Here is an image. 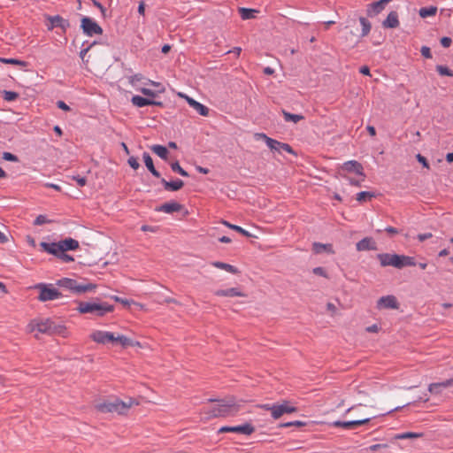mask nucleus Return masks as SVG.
<instances>
[{
    "instance_id": "f257e3e1",
    "label": "nucleus",
    "mask_w": 453,
    "mask_h": 453,
    "mask_svg": "<svg viewBox=\"0 0 453 453\" xmlns=\"http://www.w3.org/2000/svg\"><path fill=\"white\" fill-rule=\"evenodd\" d=\"M210 401L214 402V400ZM215 403H216L211 408L203 410L205 418L209 419L212 418L235 416L242 408V403L244 402L242 400H236L233 396H229L224 399L216 400Z\"/></svg>"
},
{
    "instance_id": "f03ea898",
    "label": "nucleus",
    "mask_w": 453,
    "mask_h": 453,
    "mask_svg": "<svg viewBox=\"0 0 453 453\" xmlns=\"http://www.w3.org/2000/svg\"><path fill=\"white\" fill-rule=\"evenodd\" d=\"M89 338L93 342L103 345H120L122 348H127L129 346H140L139 342H135L123 334H114L104 330L92 331L89 334Z\"/></svg>"
},
{
    "instance_id": "7ed1b4c3",
    "label": "nucleus",
    "mask_w": 453,
    "mask_h": 453,
    "mask_svg": "<svg viewBox=\"0 0 453 453\" xmlns=\"http://www.w3.org/2000/svg\"><path fill=\"white\" fill-rule=\"evenodd\" d=\"M138 403L130 398L127 402H124L119 398L114 400H106L96 405V409L102 413H117L119 415L126 414L129 409L137 405Z\"/></svg>"
},
{
    "instance_id": "20e7f679",
    "label": "nucleus",
    "mask_w": 453,
    "mask_h": 453,
    "mask_svg": "<svg viewBox=\"0 0 453 453\" xmlns=\"http://www.w3.org/2000/svg\"><path fill=\"white\" fill-rule=\"evenodd\" d=\"M76 310L81 314H93L96 317H103L113 311L114 307L107 303L78 302Z\"/></svg>"
},
{
    "instance_id": "39448f33",
    "label": "nucleus",
    "mask_w": 453,
    "mask_h": 453,
    "mask_svg": "<svg viewBox=\"0 0 453 453\" xmlns=\"http://www.w3.org/2000/svg\"><path fill=\"white\" fill-rule=\"evenodd\" d=\"M57 285L64 288L69 289L75 294H83L91 292L96 289V285L92 283L81 284L75 280L69 278H63L57 281Z\"/></svg>"
},
{
    "instance_id": "423d86ee",
    "label": "nucleus",
    "mask_w": 453,
    "mask_h": 453,
    "mask_svg": "<svg viewBox=\"0 0 453 453\" xmlns=\"http://www.w3.org/2000/svg\"><path fill=\"white\" fill-rule=\"evenodd\" d=\"M34 288L39 291L38 300L41 302L53 301L62 297V294L51 284L38 283Z\"/></svg>"
},
{
    "instance_id": "0eeeda50",
    "label": "nucleus",
    "mask_w": 453,
    "mask_h": 453,
    "mask_svg": "<svg viewBox=\"0 0 453 453\" xmlns=\"http://www.w3.org/2000/svg\"><path fill=\"white\" fill-rule=\"evenodd\" d=\"M257 140L262 139L265 141L266 145L273 152L281 153L282 151H286L289 154H295L293 149L288 143L280 142L277 140L268 137L266 134L263 133H257L255 134Z\"/></svg>"
},
{
    "instance_id": "6e6552de",
    "label": "nucleus",
    "mask_w": 453,
    "mask_h": 453,
    "mask_svg": "<svg viewBox=\"0 0 453 453\" xmlns=\"http://www.w3.org/2000/svg\"><path fill=\"white\" fill-rule=\"evenodd\" d=\"M27 329L30 333L37 332L40 334H52V332L55 330V323L50 319H35L28 324Z\"/></svg>"
},
{
    "instance_id": "1a4fd4ad",
    "label": "nucleus",
    "mask_w": 453,
    "mask_h": 453,
    "mask_svg": "<svg viewBox=\"0 0 453 453\" xmlns=\"http://www.w3.org/2000/svg\"><path fill=\"white\" fill-rule=\"evenodd\" d=\"M127 79H128V83L130 85H134L136 83V81H142V84L144 86L150 85V86L157 88L158 89H157V91H156L157 94H162L165 91V87L160 82L151 81L141 73H135L134 75L129 76Z\"/></svg>"
},
{
    "instance_id": "9d476101",
    "label": "nucleus",
    "mask_w": 453,
    "mask_h": 453,
    "mask_svg": "<svg viewBox=\"0 0 453 453\" xmlns=\"http://www.w3.org/2000/svg\"><path fill=\"white\" fill-rule=\"evenodd\" d=\"M81 27L83 32L89 36L101 35L103 33L101 27L96 21L87 17L82 18Z\"/></svg>"
},
{
    "instance_id": "9b49d317",
    "label": "nucleus",
    "mask_w": 453,
    "mask_h": 453,
    "mask_svg": "<svg viewBox=\"0 0 453 453\" xmlns=\"http://www.w3.org/2000/svg\"><path fill=\"white\" fill-rule=\"evenodd\" d=\"M297 409L295 406H292L288 403V402L284 401L281 404H273V418L274 419H279L284 414L296 412Z\"/></svg>"
},
{
    "instance_id": "f8f14e48",
    "label": "nucleus",
    "mask_w": 453,
    "mask_h": 453,
    "mask_svg": "<svg viewBox=\"0 0 453 453\" xmlns=\"http://www.w3.org/2000/svg\"><path fill=\"white\" fill-rule=\"evenodd\" d=\"M255 428L250 424H244L242 426H222L219 429V433H239L242 434L250 435L252 433H254Z\"/></svg>"
},
{
    "instance_id": "ddd939ff",
    "label": "nucleus",
    "mask_w": 453,
    "mask_h": 453,
    "mask_svg": "<svg viewBox=\"0 0 453 453\" xmlns=\"http://www.w3.org/2000/svg\"><path fill=\"white\" fill-rule=\"evenodd\" d=\"M372 417H366L360 419L351 421H334L332 426L334 427H342L343 429H354L361 425H365L371 420Z\"/></svg>"
},
{
    "instance_id": "4468645a",
    "label": "nucleus",
    "mask_w": 453,
    "mask_h": 453,
    "mask_svg": "<svg viewBox=\"0 0 453 453\" xmlns=\"http://www.w3.org/2000/svg\"><path fill=\"white\" fill-rule=\"evenodd\" d=\"M381 266H393L397 268V254L381 253L377 256Z\"/></svg>"
},
{
    "instance_id": "2eb2a0df",
    "label": "nucleus",
    "mask_w": 453,
    "mask_h": 453,
    "mask_svg": "<svg viewBox=\"0 0 453 453\" xmlns=\"http://www.w3.org/2000/svg\"><path fill=\"white\" fill-rule=\"evenodd\" d=\"M342 170H344L346 172H354L357 174H358L359 176H361V180H365V176L363 172V166L357 161L350 160V161L345 162L342 165Z\"/></svg>"
},
{
    "instance_id": "dca6fc26",
    "label": "nucleus",
    "mask_w": 453,
    "mask_h": 453,
    "mask_svg": "<svg viewBox=\"0 0 453 453\" xmlns=\"http://www.w3.org/2000/svg\"><path fill=\"white\" fill-rule=\"evenodd\" d=\"M378 308L397 309L398 303L394 296H382L378 300Z\"/></svg>"
},
{
    "instance_id": "f3484780",
    "label": "nucleus",
    "mask_w": 453,
    "mask_h": 453,
    "mask_svg": "<svg viewBox=\"0 0 453 453\" xmlns=\"http://www.w3.org/2000/svg\"><path fill=\"white\" fill-rule=\"evenodd\" d=\"M390 0H380L370 4L367 7V15L373 17L381 12Z\"/></svg>"
},
{
    "instance_id": "a211bd4d",
    "label": "nucleus",
    "mask_w": 453,
    "mask_h": 453,
    "mask_svg": "<svg viewBox=\"0 0 453 453\" xmlns=\"http://www.w3.org/2000/svg\"><path fill=\"white\" fill-rule=\"evenodd\" d=\"M131 103L136 107H144L148 105H161L160 102H156L150 98H145L141 96H134L131 98Z\"/></svg>"
},
{
    "instance_id": "6ab92c4d",
    "label": "nucleus",
    "mask_w": 453,
    "mask_h": 453,
    "mask_svg": "<svg viewBox=\"0 0 453 453\" xmlns=\"http://www.w3.org/2000/svg\"><path fill=\"white\" fill-rule=\"evenodd\" d=\"M214 295L217 296H227V297H244L246 296V294L242 292L237 288H231L227 289H218L214 292Z\"/></svg>"
},
{
    "instance_id": "aec40b11",
    "label": "nucleus",
    "mask_w": 453,
    "mask_h": 453,
    "mask_svg": "<svg viewBox=\"0 0 453 453\" xmlns=\"http://www.w3.org/2000/svg\"><path fill=\"white\" fill-rule=\"evenodd\" d=\"M312 251L314 254H321V253L334 254V250L331 243L313 242Z\"/></svg>"
},
{
    "instance_id": "412c9836",
    "label": "nucleus",
    "mask_w": 453,
    "mask_h": 453,
    "mask_svg": "<svg viewBox=\"0 0 453 453\" xmlns=\"http://www.w3.org/2000/svg\"><path fill=\"white\" fill-rule=\"evenodd\" d=\"M356 246H357V250L358 251L374 250H376V243L370 237H365V238L362 239L361 241H359L357 243Z\"/></svg>"
},
{
    "instance_id": "4be33fe9",
    "label": "nucleus",
    "mask_w": 453,
    "mask_h": 453,
    "mask_svg": "<svg viewBox=\"0 0 453 453\" xmlns=\"http://www.w3.org/2000/svg\"><path fill=\"white\" fill-rule=\"evenodd\" d=\"M182 209V205L177 202L172 201L162 204L157 211L165 213H173L180 211Z\"/></svg>"
},
{
    "instance_id": "5701e85b",
    "label": "nucleus",
    "mask_w": 453,
    "mask_h": 453,
    "mask_svg": "<svg viewBox=\"0 0 453 453\" xmlns=\"http://www.w3.org/2000/svg\"><path fill=\"white\" fill-rule=\"evenodd\" d=\"M382 26L386 28H395L399 26L398 14L396 12L388 13L387 19L382 22Z\"/></svg>"
},
{
    "instance_id": "b1692460",
    "label": "nucleus",
    "mask_w": 453,
    "mask_h": 453,
    "mask_svg": "<svg viewBox=\"0 0 453 453\" xmlns=\"http://www.w3.org/2000/svg\"><path fill=\"white\" fill-rule=\"evenodd\" d=\"M187 103L189 104L190 107L196 110L201 116L206 117L209 115V109L205 105L196 101L195 99L187 98Z\"/></svg>"
},
{
    "instance_id": "393cba45",
    "label": "nucleus",
    "mask_w": 453,
    "mask_h": 453,
    "mask_svg": "<svg viewBox=\"0 0 453 453\" xmlns=\"http://www.w3.org/2000/svg\"><path fill=\"white\" fill-rule=\"evenodd\" d=\"M40 245L43 249L44 251H46L50 254L55 255L57 257L58 256L59 253H62L59 242H51V243L41 242Z\"/></svg>"
},
{
    "instance_id": "a878e982",
    "label": "nucleus",
    "mask_w": 453,
    "mask_h": 453,
    "mask_svg": "<svg viewBox=\"0 0 453 453\" xmlns=\"http://www.w3.org/2000/svg\"><path fill=\"white\" fill-rule=\"evenodd\" d=\"M60 248L61 252L67 251V250H75L79 248V242L78 241L73 239V238H66L63 241H60Z\"/></svg>"
},
{
    "instance_id": "bb28decb",
    "label": "nucleus",
    "mask_w": 453,
    "mask_h": 453,
    "mask_svg": "<svg viewBox=\"0 0 453 453\" xmlns=\"http://www.w3.org/2000/svg\"><path fill=\"white\" fill-rule=\"evenodd\" d=\"M397 261V269H402L405 266L416 265L414 257L409 256L398 255Z\"/></svg>"
},
{
    "instance_id": "cd10ccee",
    "label": "nucleus",
    "mask_w": 453,
    "mask_h": 453,
    "mask_svg": "<svg viewBox=\"0 0 453 453\" xmlns=\"http://www.w3.org/2000/svg\"><path fill=\"white\" fill-rule=\"evenodd\" d=\"M46 19L50 22V24L48 25L49 30H52L56 27H65V19L58 15L47 16Z\"/></svg>"
},
{
    "instance_id": "c85d7f7f",
    "label": "nucleus",
    "mask_w": 453,
    "mask_h": 453,
    "mask_svg": "<svg viewBox=\"0 0 453 453\" xmlns=\"http://www.w3.org/2000/svg\"><path fill=\"white\" fill-rule=\"evenodd\" d=\"M142 157H143V160H144V164L146 165V167L148 168V170L157 178H159L160 177V173L155 168L154 166V164H153V160L151 158V157L150 156L149 153L147 152H144L143 155H142Z\"/></svg>"
},
{
    "instance_id": "c756f323",
    "label": "nucleus",
    "mask_w": 453,
    "mask_h": 453,
    "mask_svg": "<svg viewBox=\"0 0 453 453\" xmlns=\"http://www.w3.org/2000/svg\"><path fill=\"white\" fill-rule=\"evenodd\" d=\"M161 182L166 190H171V191L180 190L184 185V182L180 180H177L174 181H167L165 179H162Z\"/></svg>"
},
{
    "instance_id": "7c9ffc66",
    "label": "nucleus",
    "mask_w": 453,
    "mask_h": 453,
    "mask_svg": "<svg viewBox=\"0 0 453 453\" xmlns=\"http://www.w3.org/2000/svg\"><path fill=\"white\" fill-rule=\"evenodd\" d=\"M211 265L221 270H225L230 273L236 274L238 273V269L229 264L219 262V261H214L211 262Z\"/></svg>"
},
{
    "instance_id": "2f4dec72",
    "label": "nucleus",
    "mask_w": 453,
    "mask_h": 453,
    "mask_svg": "<svg viewBox=\"0 0 453 453\" xmlns=\"http://www.w3.org/2000/svg\"><path fill=\"white\" fill-rule=\"evenodd\" d=\"M451 386H453V379L447 380H445L443 382H440V383H432L429 385L428 390L432 394H438V391H436V388H449Z\"/></svg>"
},
{
    "instance_id": "473e14b6",
    "label": "nucleus",
    "mask_w": 453,
    "mask_h": 453,
    "mask_svg": "<svg viewBox=\"0 0 453 453\" xmlns=\"http://www.w3.org/2000/svg\"><path fill=\"white\" fill-rule=\"evenodd\" d=\"M150 150L162 159L167 160L168 150L165 146L157 144L151 146Z\"/></svg>"
},
{
    "instance_id": "72a5a7b5",
    "label": "nucleus",
    "mask_w": 453,
    "mask_h": 453,
    "mask_svg": "<svg viewBox=\"0 0 453 453\" xmlns=\"http://www.w3.org/2000/svg\"><path fill=\"white\" fill-rule=\"evenodd\" d=\"M136 91H139L141 93H142L143 95L150 97V98H154L157 96V93L154 90H151L150 88H147V86L145 87H142V86H139L138 84V81H136V83L134 85H131Z\"/></svg>"
},
{
    "instance_id": "f704fd0d",
    "label": "nucleus",
    "mask_w": 453,
    "mask_h": 453,
    "mask_svg": "<svg viewBox=\"0 0 453 453\" xmlns=\"http://www.w3.org/2000/svg\"><path fill=\"white\" fill-rule=\"evenodd\" d=\"M282 114H283L285 121H287V122L297 123L300 120H303L304 119V117L301 114H292L286 111H283Z\"/></svg>"
},
{
    "instance_id": "c9c22d12",
    "label": "nucleus",
    "mask_w": 453,
    "mask_h": 453,
    "mask_svg": "<svg viewBox=\"0 0 453 453\" xmlns=\"http://www.w3.org/2000/svg\"><path fill=\"white\" fill-rule=\"evenodd\" d=\"M239 12L242 19H250L255 18V14L257 11L254 9L240 8Z\"/></svg>"
},
{
    "instance_id": "e433bc0d",
    "label": "nucleus",
    "mask_w": 453,
    "mask_h": 453,
    "mask_svg": "<svg viewBox=\"0 0 453 453\" xmlns=\"http://www.w3.org/2000/svg\"><path fill=\"white\" fill-rule=\"evenodd\" d=\"M419 16L421 18H427L434 16L437 12V8L435 6L424 7L419 10Z\"/></svg>"
},
{
    "instance_id": "4c0bfd02",
    "label": "nucleus",
    "mask_w": 453,
    "mask_h": 453,
    "mask_svg": "<svg viewBox=\"0 0 453 453\" xmlns=\"http://www.w3.org/2000/svg\"><path fill=\"white\" fill-rule=\"evenodd\" d=\"M359 22H360V24L362 26V34H361V35L363 37H365V36L368 35V34L370 33L371 28H372V25H371L370 21L367 19L364 18V17H360L359 18Z\"/></svg>"
},
{
    "instance_id": "58836bf2",
    "label": "nucleus",
    "mask_w": 453,
    "mask_h": 453,
    "mask_svg": "<svg viewBox=\"0 0 453 453\" xmlns=\"http://www.w3.org/2000/svg\"><path fill=\"white\" fill-rule=\"evenodd\" d=\"M222 224L225 225L226 226H227L230 229H233V230H235V231L239 232L240 234H243L244 236H247V237L251 236V234L248 231H246L245 229H243L242 227H241L239 226L233 225V224L226 221V220H223Z\"/></svg>"
},
{
    "instance_id": "ea45409f",
    "label": "nucleus",
    "mask_w": 453,
    "mask_h": 453,
    "mask_svg": "<svg viewBox=\"0 0 453 453\" xmlns=\"http://www.w3.org/2000/svg\"><path fill=\"white\" fill-rule=\"evenodd\" d=\"M421 437V434L407 432L403 434H398L395 435V440H403V439H415Z\"/></svg>"
},
{
    "instance_id": "a19ab883",
    "label": "nucleus",
    "mask_w": 453,
    "mask_h": 453,
    "mask_svg": "<svg viewBox=\"0 0 453 453\" xmlns=\"http://www.w3.org/2000/svg\"><path fill=\"white\" fill-rule=\"evenodd\" d=\"M0 62L4 63V64L16 65H19V66H22V67L27 66V63L26 62L19 60V59H16V58H0Z\"/></svg>"
},
{
    "instance_id": "79ce46f5",
    "label": "nucleus",
    "mask_w": 453,
    "mask_h": 453,
    "mask_svg": "<svg viewBox=\"0 0 453 453\" xmlns=\"http://www.w3.org/2000/svg\"><path fill=\"white\" fill-rule=\"evenodd\" d=\"M436 71L441 76H449V77L453 76V72L445 65H437Z\"/></svg>"
},
{
    "instance_id": "37998d69",
    "label": "nucleus",
    "mask_w": 453,
    "mask_h": 453,
    "mask_svg": "<svg viewBox=\"0 0 453 453\" xmlns=\"http://www.w3.org/2000/svg\"><path fill=\"white\" fill-rule=\"evenodd\" d=\"M171 168L173 172L180 173L181 176H188V173L180 165L178 162L172 163Z\"/></svg>"
},
{
    "instance_id": "c03bdc74",
    "label": "nucleus",
    "mask_w": 453,
    "mask_h": 453,
    "mask_svg": "<svg viewBox=\"0 0 453 453\" xmlns=\"http://www.w3.org/2000/svg\"><path fill=\"white\" fill-rule=\"evenodd\" d=\"M52 334H59L64 337L67 336L66 328L64 326H58L55 324V330L52 332Z\"/></svg>"
},
{
    "instance_id": "a18cd8bd",
    "label": "nucleus",
    "mask_w": 453,
    "mask_h": 453,
    "mask_svg": "<svg viewBox=\"0 0 453 453\" xmlns=\"http://www.w3.org/2000/svg\"><path fill=\"white\" fill-rule=\"evenodd\" d=\"M19 95L16 92L13 91H4V100L11 102L17 99Z\"/></svg>"
},
{
    "instance_id": "49530a36",
    "label": "nucleus",
    "mask_w": 453,
    "mask_h": 453,
    "mask_svg": "<svg viewBox=\"0 0 453 453\" xmlns=\"http://www.w3.org/2000/svg\"><path fill=\"white\" fill-rule=\"evenodd\" d=\"M312 273L316 275H319V276H321L324 278H328V274L323 267H320V266L315 267V268H313Z\"/></svg>"
},
{
    "instance_id": "de8ad7c7",
    "label": "nucleus",
    "mask_w": 453,
    "mask_h": 453,
    "mask_svg": "<svg viewBox=\"0 0 453 453\" xmlns=\"http://www.w3.org/2000/svg\"><path fill=\"white\" fill-rule=\"evenodd\" d=\"M3 159H4L6 161H11V162H18L19 161L18 157L13 155L11 152H4L3 153Z\"/></svg>"
},
{
    "instance_id": "09e8293b",
    "label": "nucleus",
    "mask_w": 453,
    "mask_h": 453,
    "mask_svg": "<svg viewBox=\"0 0 453 453\" xmlns=\"http://www.w3.org/2000/svg\"><path fill=\"white\" fill-rule=\"evenodd\" d=\"M371 197H372V195L371 193L365 192V191L359 192L357 195V200L359 202H363L366 198H371Z\"/></svg>"
},
{
    "instance_id": "8fccbe9b",
    "label": "nucleus",
    "mask_w": 453,
    "mask_h": 453,
    "mask_svg": "<svg viewBox=\"0 0 453 453\" xmlns=\"http://www.w3.org/2000/svg\"><path fill=\"white\" fill-rule=\"evenodd\" d=\"M127 162H128V165H129L133 169H134V170L138 169V168H139V166H140V164H139V162H138L137 158H136V157H130L128 158Z\"/></svg>"
},
{
    "instance_id": "3c124183",
    "label": "nucleus",
    "mask_w": 453,
    "mask_h": 453,
    "mask_svg": "<svg viewBox=\"0 0 453 453\" xmlns=\"http://www.w3.org/2000/svg\"><path fill=\"white\" fill-rule=\"evenodd\" d=\"M420 51H421L422 56L425 57L426 58H432V53H431L430 48H428L426 46H423L421 48Z\"/></svg>"
},
{
    "instance_id": "603ef678",
    "label": "nucleus",
    "mask_w": 453,
    "mask_h": 453,
    "mask_svg": "<svg viewBox=\"0 0 453 453\" xmlns=\"http://www.w3.org/2000/svg\"><path fill=\"white\" fill-rule=\"evenodd\" d=\"M73 179L77 182L80 187H84L87 184V180L84 177L73 176Z\"/></svg>"
},
{
    "instance_id": "864d4df0",
    "label": "nucleus",
    "mask_w": 453,
    "mask_h": 453,
    "mask_svg": "<svg viewBox=\"0 0 453 453\" xmlns=\"http://www.w3.org/2000/svg\"><path fill=\"white\" fill-rule=\"evenodd\" d=\"M416 157L418 161L423 165V166H425L426 168H429V164L425 157H423L420 154H418Z\"/></svg>"
},
{
    "instance_id": "5fc2aeb1",
    "label": "nucleus",
    "mask_w": 453,
    "mask_h": 453,
    "mask_svg": "<svg viewBox=\"0 0 453 453\" xmlns=\"http://www.w3.org/2000/svg\"><path fill=\"white\" fill-rule=\"evenodd\" d=\"M58 257H60L64 262L73 261V258L71 256L65 254V251H63V253H59Z\"/></svg>"
},
{
    "instance_id": "6e6d98bb",
    "label": "nucleus",
    "mask_w": 453,
    "mask_h": 453,
    "mask_svg": "<svg viewBox=\"0 0 453 453\" xmlns=\"http://www.w3.org/2000/svg\"><path fill=\"white\" fill-rule=\"evenodd\" d=\"M387 447H388L387 444H373L369 447V450L375 452V451L379 450L380 449H385Z\"/></svg>"
},
{
    "instance_id": "4d7b16f0",
    "label": "nucleus",
    "mask_w": 453,
    "mask_h": 453,
    "mask_svg": "<svg viewBox=\"0 0 453 453\" xmlns=\"http://www.w3.org/2000/svg\"><path fill=\"white\" fill-rule=\"evenodd\" d=\"M452 41L449 37H442L441 39V44L444 48H449L451 44Z\"/></svg>"
},
{
    "instance_id": "13d9d810",
    "label": "nucleus",
    "mask_w": 453,
    "mask_h": 453,
    "mask_svg": "<svg viewBox=\"0 0 453 453\" xmlns=\"http://www.w3.org/2000/svg\"><path fill=\"white\" fill-rule=\"evenodd\" d=\"M432 236H433V234L431 233H426V234H418L417 238L419 242H424L427 239H430Z\"/></svg>"
},
{
    "instance_id": "bf43d9fd",
    "label": "nucleus",
    "mask_w": 453,
    "mask_h": 453,
    "mask_svg": "<svg viewBox=\"0 0 453 453\" xmlns=\"http://www.w3.org/2000/svg\"><path fill=\"white\" fill-rule=\"evenodd\" d=\"M47 220H46V217L43 216V215H39L35 220V225H37V226H40V225H42L44 223H46Z\"/></svg>"
},
{
    "instance_id": "052dcab7",
    "label": "nucleus",
    "mask_w": 453,
    "mask_h": 453,
    "mask_svg": "<svg viewBox=\"0 0 453 453\" xmlns=\"http://www.w3.org/2000/svg\"><path fill=\"white\" fill-rule=\"evenodd\" d=\"M57 105L59 109H61L63 111H70V107L63 101H58L57 103Z\"/></svg>"
},
{
    "instance_id": "680f3d73",
    "label": "nucleus",
    "mask_w": 453,
    "mask_h": 453,
    "mask_svg": "<svg viewBox=\"0 0 453 453\" xmlns=\"http://www.w3.org/2000/svg\"><path fill=\"white\" fill-rule=\"evenodd\" d=\"M257 407L260 408V409L265 410V411H271V415L273 416V405L268 404V403L258 404Z\"/></svg>"
},
{
    "instance_id": "e2e57ef3",
    "label": "nucleus",
    "mask_w": 453,
    "mask_h": 453,
    "mask_svg": "<svg viewBox=\"0 0 453 453\" xmlns=\"http://www.w3.org/2000/svg\"><path fill=\"white\" fill-rule=\"evenodd\" d=\"M326 309L328 311H330L332 314H334L337 311L336 306L332 303H327Z\"/></svg>"
},
{
    "instance_id": "0e129e2a",
    "label": "nucleus",
    "mask_w": 453,
    "mask_h": 453,
    "mask_svg": "<svg viewBox=\"0 0 453 453\" xmlns=\"http://www.w3.org/2000/svg\"><path fill=\"white\" fill-rule=\"evenodd\" d=\"M138 12L141 14V15H144L145 14V4L143 1H141L139 3V5H138Z\"/></svg>"
},
{
    "instance_id": "69168bd1",
    "label": "nucleus",
    "mask_w": 453,
    "mask_h": 453,
    "mask_svg": "<svg viewBox=\"0 0 453 453\" xmlns=\"http://www.w3.org/2000/svg\"><path fill=\"white\" fill-rule=\"evenodd\" d=\"M385 230L387 233L392 235L398 234V230L393 226H388Z\"/></svg>"
},
{
    "instance_id": "338daca9",
    "label": "nucleus",
    "mask_w": 453,
    "mask_h": 453,
    "mask_svg": "<svg viewBox=\"0 0 453 453\" xmlns=\"http://www.w3.org/2000/svg\"><path fill=\"white\" fill-rule=\"evenodd\" d=\"M360 73L364 75H370V69L368 66L364 65L360 68Z\"/></svg>"
},
{
    "instance_id": "774afa93",
    "label": "nucleus",
    "mask_w": 453,
    "mask_h": 453,
    "mask_svg": "<svg viewBox=\"0 0 453 453\" xmlns=\"http://www.w3.org/2000/svg\"><path fill=\"white\" fill-rule=\"evenodd\" d=\"M366 129H367V131H368V133H369V134L371 136H375L376 135V130H375L374 127L367 126Z\"/></svg>"
}]
</instances>
